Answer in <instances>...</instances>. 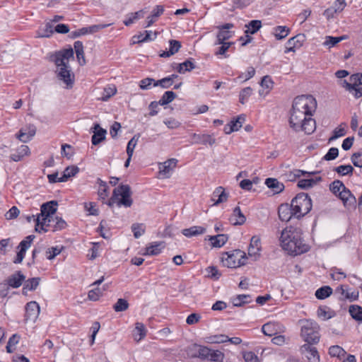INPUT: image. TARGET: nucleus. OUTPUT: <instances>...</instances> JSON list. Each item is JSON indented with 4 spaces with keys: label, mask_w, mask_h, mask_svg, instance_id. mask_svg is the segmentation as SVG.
Returning a JSON list of instances; mask_svg holds the SVG:
<instances>
[{
    "label": "nucleus",
    "mask_w": 362,
    "mask_h": 362,
    "mask_svg": "<svg viewBox=\"0 0 362 362\" xmlns=\"http://www.w3.org/2000/svg\"><path fill=\"white\" fill-rule=\"evenodd\" d=\"M317 107L315 98L311 95L296 97L290 111L289 126L295 132L311 134L316 129L315 120L312 118Z\"/></svg>",
    "instance_id": "nucleus-1"
},
{
    "label": "nucleus",
    "mask_w": 362,
    "mask_h": 362,
    "mask_svg": "<svg viewBox=\"0 0 362 362\" xmlns=\"http://www.w3.org/2000/svg\"><path fill=\"white\" fill-rule=\"evenodd\" d=\"M302 234V230L299 227L290 226L285 228L279 238L282 249L293 256L308 252L310 247L305 243Z\"/></svg>",
    "instance_id": "nucleus-2"
},
{
    "label": "nucleus",
    "mask_w": 362,
    "mask_h": 362,
    "mask_svg": "<svg viewBox=\"0 0 362 362\" xmlns=\"http://www.w3.org/2000/svg\"><path fill=\"white\" fill-rule=\"evenodd\" d=\"M70 59H74V49L71 47L57 52L51 57L57 66L59 80L63 81L67 88H72L74 82V74L69 64Z\"/></svg>",
    "instance_id": "nucleus-3"
},
{
    "label": "nucleus",
    "mask_w": 362,
    "mask_h": 362,
    "mask_svg": "<svg viewBox=\"0 0 362 362\" xmlns=\"http://www.w3.org/2000/svg\"><path fill=\"white\" fill-rule=\"evenodd\" d=\"M132 192L129 185H119L117 187L115 188L112 195L107 201V204L110 207L124 206L125 208L130 207L133 204V200L131 197Z\"/></svg>",
    "instance_id": "nucleus-4"
},
{
    "label": "nucleus",
    "mask_w": 362,
    "mask_h": 362,
    "mask_svg": "<svg viewBox=\"0 0 362 362\" xmlns=\"http://www.w3.org/2000/svg\"><path fill=\"white\" fill-rule=\"evenodd\" d=\"M300 337L305 344H316L320 341V326L312 320L301 321Z\"/></svg>",
    "instance_id": "nucleus-5"
},
{
    "label": "nucleus",
    "mask_w": 362,
    "mask_h": 362,
    "mask_svg": "<svg viewBox=\"0 0 362 362\" xmlns=\"http://www.w3.org/2000/svg\"><path fill=\"white\" fill-rule=\"evenodd\" d=\"M57 202L55 201L46 202L41 206L40 213L38 214L36 216H33V218L36 223V231H47V229H45L44 227L47 222L53 217L52 215H54L57 211Z\"/></svg>",
    "instance_id": "nucleus-6"
},
{
    "label": "nucleus",
    "mask_w": 362,
    "mask_h": 362,
    "mask_svg": "<svg viewBox=\"0 0 362 362\" xmlns=\"http://www.w3.org/2000/svg\"><path fill=\"white\" fill-rule=\"evenodd\" d=\"M295 218H300L306 215L312 209V201L308 194L299 193L291 201Z\"/></svg>",
    "instance_id": "nucleus-7"
},
{
    "label": "nucleus",
    "mask_w": 362,
    "mask_h": 362,
    "mask_svg": "<svg viewBox=\"0 0 362 362\" xmlns=\"http://www.w3.org/2000/svg\"><path fill=\"white\" fill-rule=\"evenodd\" d=\"M246 253L240 250L223 252L221 262L223 266L228 268H237L246 264Z\"/></svg>",
    "instance_id": "nucleus-8"
},
{
    "label": "nucleus",
    "mask_w": 362,
    "mask_h": 362,
    "mask_svg": "<svg viewBox=\"0 0 362 362\" xmlns=\"http://www.w3.org/2000/svg\"><path fill=\"white\" fill-rule=\"evenodd\" d=\"M293 175L299 178L303 177L298 182V186L301 189L312 187L322 180L321 177L317 175L316 173H308L301 170H295Z\"/></svg>",
    "instance_id": "nucleus-9"
},
{
    "label": "nucleus",
    "mask_w": 362,
    "mask_h": 362,
    "mask_svg": "<svg viewBox=\"0 0 362 362\" xmlns=\"http://www.w3.org/2000/svg\"><path fill=\"white\" fill-rule=\"evenodd\" d=\"M233 27L234 25L233 23H225L222 25L218 26V33L216 35V40L214 42V45H217L223 42H227L228 40L230 39L234 35V32L230 30V29Z\"/></svg>",
    "instance_id": "nucleus-10"
},
{
    "label": "nucleus",
    "mask_w": 362,
    "mask_h": 362,
    "mask_svg": "<svg viewBox=\"0 0 362 362\" xmlns=\"http://www.w3.org/2000/svg\"><path fill=\"white\" fill-rule=\"evenodd\" d=\"M35 238L34 235H30L25 237L18 246L19 251L17 252L16 257L13 260L14 264H20L23 260L27 250L30 247L33 240Z\"/></svg>",
    "instance_id": "nucleus-11"
},
{
    "label": "nucleus",
    "mask_w": 362,
    "mask_h": 362,
    "mask_svg": "<svg viewBox=\"0 0 362 362\" xmlns=\"http://www.w3.org/2000/svg\"><path fill=\"white\" fill-rule=\"evenodd\" d=\"M177 163V160L175 158H170L163 163H159L158 170L160 176L162 178H169L176 167Z\"/></svg>",
    "instance_id": "nucleus-12"
},
{
    "label": "nucleus",
    "mask_w": 362,
    "mask_h": 362,
    "mask_svg": "<svg viewBox=\"0 0 362 362\" xmlns=\"http://www.w3.org/2000/svg\"><path fill=\"white\" fill-rule=\"evenodd\" d=\"M336 292L340 294L341 300H347L350 302L356 301L358 299L359 293L356 290L349 288L348 286L341 285L337 287Z\"/></svg>",
    "instance_id": "nucleus-13"
},
{
    "label": "nucleus",
    "mask_w": 362,
    "mask_h": 362,
    "mask_svg": "<svg viewBox=\"0 0 362 362\" xmlns=\"http://www.w3.org/2000/svg\"><path fill=\"white\" fill-rule=\"evenodd\" d=\"M261 251L262 243L260 238L257 235L252 236L248 247V255L252 257L254 260H257L261 256Z\"/></svg>",
    "instance_id": "nucleus-14"
},
{
    "label": "nucleus",
    "mask_w": 362,
    "mask_h": 362,
    "mask_svg": "<svg viewBox=\"0 0 362 362\" xmlns=\"http://www.w3.org/2000/svg\"><path fill=\"white\" fill-rule=\"evenodd\" d=\"M106 27L107 25L105 24L93 25L88 27H83L80 29L74 30L71 33L70 35L72 38H76L82 35L93 34Z\"/></svg>",
    "instance_id": "nucleus-15"
},
{
    "label": "nucleus",
    "mask_w": 362,
    "mask_h": 362,
    "mask_svg": "<svg viewBox=\"0 0 362 362\" xmlns=\"http://www.w3.org/2000/svg\"><path fill=\"white\" fill-rule=\"evenodd\" d=\"M196 349H198L197 352L194 354H188V356L189 358H199L202 360H206L209 358V354L211 349L205 346L194 344L189 348V351H196Z\"/></svg>",
    "instance_id": "nucleus-16"
},
{
    "label": "nucleus",
    "mask_w": 362,
    "mask_h": 362,
    "mask_svg": "<svg viewBox=\"0 0 362 362\" xmlns=\"http://www.w3.org/2000/svg\"><path fill=\"white\" fill-rule=\"evenodd\" d=\"M312 344H303L300 347L302 354L307 358L309 362H320V358L317 349Z\"/></svg>",
    "instance_id": "nucleus-17"
},
{
    "label": "nucleus",
    "mask_w": 362,
    "mask_h": 362,
    "mask_svg": "<svg viewBox=\"0 0 362 362\" xmlns=\"http://www.w3.org/2000/svg\"><path fill=\"white\" fill-rule=\"evenodd\" d=\"M25 320L35 321L40 314V306L35 301H30L25 305Z\"/></svg>",
    "instance_id": "nucleus-18"
},
{
    "label": "nucleus",
    "mask_w": 362,
    "mask_h": 362,
    "mask_svg": "<svg viewBox=\"0 0 362 362\" xmlns=\"http://www.w3.org/2000/svg\"><path fill=\"white\" fill-rule=\"evenodd\" d=\"M305 40L304 35H297L291 38H290L286 42L285 53H288L291 52H294L296 49L300 48Z\"/></svg>",
    "instance_id": "nucleus-19"
},
{
    "label": "nucleus",
    "mask_w": 362,
    "mask_h": 362,
    "mask_svg": "<svg viewBox=\"0 0 362 362\" xmlns=\"http://www.w3.org/2000/svg\"><path fill=\"white\" fill-rule=\"evenodd\" d=\"M339 198L343 202L345 207L353 208L356 203V197L351 194V191L345 187L338 195Z\"/></svg>",
    "instance_id": "nucleus-20"
},
{
    "label": "nucleus",
    "mask_w": 362,
    "mask_h": 362,
    "mask_svg": "<svg viewBox=\"0 0 362 362\" xmlns=\"http://www.w3.org/2000/svg\"><path fill=\"white\" fill-rule=\"evenodd\" d=\"M294 211L291 204H282L279 206V217L282 221H288L292 217H295Z\"/></svg>",
    "instance_id": "nucleus-21"
},
{
    "label": "nucleus",
    "mask_w": 362,
    "mask_h": 362,
    "mask_svg": "<svg viewBox=\"0 0 362 362\" xmlns=\"http://www.w3.org/2000/svg\"><path fill=\"white\" fill-rule=\"evenodd\" d=\"M25 279V276L21 272L17 271L7 278L6 282L13 288H19Z\"/></svg>",
    "instance_id": "nucleus-22"
},
{
    "label": "nucleus",
    "mask_w": 362,
    "mask_h": 362,
    "mask_svg": "<svg viewBox=\"0 0 362 362\" xmlns=\"http://www.w3.org/2000/svg\"><path fill=\"white\" fill-rule=\"evenodd\" d=\"M282 325L279 322H269L264 324L262 327V331L267 336H274L281 332Z\"/></svg>",
    "instance_id": "nucleus-23"
},
{
    "label": "nucleus",
    "mask_w": 362,
    "mask_h": 362,
    "mask_svg": "<svg viewBox=\"0 0 362 362\" xmlns=\"http://www.w3.org/2000/svg\"><path fill=\"white\" fill-rule=\"evenodd\" d=\"M228 194L222 187H218L213 192L211 201L214 202L213 205L217 206L221 203L225 202L228 199Z\"/></svg>",
    "instance_id": "nucleus-24"
},
{
    "label": "nucleus",
    "mask_w": 362,
    "mask_h": 362,
    "mask_svg": "<svg viewBox=\"0 0 362 362\" xmlns=\"http://www.w3.org/2000/svg\"><path fill=\"white\" fill-rule=\"evenodd\" d=\"M93 129L94 131L91 138V142L93 145L96 146L105 139L107 132L105 129L101 128L98 124H95Z\"/></svg>",
    "instance_id": "nucleus-25"
},
{
    "label": "nucleus",
    "mask_w": 362,
    "mask_h": 362,
    "mask_svg": "<svg viewBox=\"0 0 362 362\" xmlns=\"http://www.w3.org/2000/svg\"><path fill=\"white\" fill-rule=\"evenodd\" d=\"M206 228L202 226H193L182 230V234L187 238H192L205 233Z\"/></svg>",
    "instance_id": "nucleus-26"
},
{
    "label": "nucleus",
    "mask_w": 362,
    "mask_h": 362,
    "mask_svg": "<svg viewBox=\"0 0 362 362\" xmlns=\"http://www.w3.org/2000/svg\"><path fill=\"white\" fill-rule=\"evenodd\" d=\"M194 142L203 145L213 146L216 143V139L210 134H194L192 135Z\"/></svg>",
    "instance_id": "nucleus-27"
},
{
    "label": "nucleus",
    "mask_w": 362,
    "mask_h": 362,
    "mask_svg": "<svg viewBox=\"0 0 362 362\" xmlns=\"http://www.w3.org/2000/svg\"><path fill=\"white\" fill-rule=\"evenodd\" d=\"M66 222L59 216L51 218L45 226L53 227V230H61L66 227Z\"/></svg>",
    "instance_id": "nucleus-28"
},
{
    "label": "nucleus",
    "mask_w": 362,
    "mask_h": 362,
    "mask_svg": "<svg viewBox=\"0 0 362 362\" xmlns=\"http://www.w3.org/2000/svg\"><path fill=\"white\" fill-rule=\"evenodd\" d=\"M158 34V33L156 31L153 33L151 30H145L143 33L134 36V38L136 39L134 42L141 43L153 41L157 37Z\"/></svg>",
    "instance_id": "nucleus-29"
},
{
    "label": "nucleus",
    "mask_w": 362,
    "mask_h": 362,
    "mask_svg": "<svg viewBox=\"0 0 362 362\" xmlns=\"http://www.w3.org/2000/svg\"><path fill=\"white\" fill-rule=\"evenodd\" d=\"M265 185L269 189H272L275 194L281 192L284 189V185L278 181L276 178H267Z\"/></svg>",
    "instance_id": "nucleus-30"
},
{
    "label": "nucleus",
    "mask_w": 362,
    "mask_h": 362,
    "mask_svg": "<svg viewBox=\"0 0 362 362\" xmlns=\"http://www.w3.org/2000/svg\"><path fill=\"white\" fill-rule=\"evenodd\" d=\"M30 153V149L26 145H21L17 148L15 153L11 154L10 158L13 161L18 162L23 159V158Z\"/></svg>",
    "instance_id": "nucleus-31"
},
{
    "label": "nucleus",
    "mask_w": 362,
    "mask_h": 362,
    "mask_svg": "<svg viewBox=\"0 0 362 362\" xmlns=\"http://www.w3.org/2000/svg\"><path fill=\"white\" fill-rule=\"evenodd\" d=\"M164 8L163 6H156L151 11V15L147 17L146 28L151 26L157 18L163 13Z\"/></svg>",
    "instance_id": "nucleus-32"
},
{
    "label": "nucleus",
    "mask_w": 362,
    "mask_h": 362,
    "mask_svg": "<svg viewBox=\"0 0 362 362\" xmlns=\"http://www.w3.org/2000/svg\"><path fill=\"white\" fill-rule=\"evenodd\" d=\"M40 279L34 277L23 281V293L26 294L28 291H35L39 286Z\"/></svg>",
    "instance_id": "nucleus-33"
},
{
    "label": "nucleus",
    "mask_w": 362,
    "mask_h": 362,
    "mask_svg": "<svg viewBox=\"0 0 362 362\" xmlns=\"http://www.w3.org/2000/svg\"><path fill=\"white\" fill-rule=\"evenodd\" d=\"M35 134V127L33 126L28 128V132L23 129H21L17 137L21 141L26 143L28 141H30L34 136Z\"/></svg>",
    "instance_id": "nucleus-34"
},
{
    "label": "nucleus",
    "mask_w": 362,
    "mask_h": 362,
    "mask_svg": "<svg viewBox=\"0 0 362 362\" xmlns=\"http://www.w3.org/2000/svg\"><path fill=\"white\" fill-rule=\"evenodd\" d=\"M228 235L226 234H218L217 235L210 236L209 240L212 247H221L228 241Z\"/></svg>",
    "instance_id": "nucleus-35"
},
{
    "label": "nucleus",
    "mask_w": 362,
    "mask_h": 362,
    "mask_svg": "<svg viewBox=\"0 0 362 362\" xmlns=\"http://www.w3.org/2000/svg\"><path fill=\"white\" fill-rule=\"evenodd\" d=\"M163 248L164 245L162 242H154L146 248L144 254L146 255H157L161 253Z\"/></svg>",
    "instance_id": "nucleus-36"
},
{
    "label": "nucleus",
    "mask_w": 362,
    "mask_h": 362,
    "mask_svg": "<svg viewBox=\"0 0 362 362\" xmlns=\"http://www.w3.org/2000/svg\"><path fill=\"white\" fill-rule=\"evenodd\" d=\"M230 221L233 223L234 225H242L245 222V216L241 212L239 206H236L233 209Z\"/></svg>",
    "instance_id": "nucleus-37"
},
{
    "label": "nucleus",
    "mask_w": 362,
    "mask_h": 362,
    "mask_svg": "<svg viewBox=\"0 0 362 362\" xmlns=\"http://www.w3.org/2000/svg\"><path fill=\"white\" fill-rule=\"evenodd\" d=\"M343 86L356 98H358L362 96V88L358 85L351 84L344 80L343 81Z\"/></svg>",
    "instance_id": "nucleus-38"
},
{
    "label": "nucleus",
    "mask_w": 362,
    "mask_h": 362,
    "mask_svg": "<svg viewBox=\"0 0 362 362\" xmlns=\"http://www.w3.org/2000/svg\"><path fill=\"white\" fill-rule=\"evenodd\" d=\"M146 329L143 323L136 322L135 324V329L134 331V339L137 341H141L146 337Z\"/></svg>",
    "instance_id": "nucleus-39"
},
{
    "label": "nucleus",
    "mask_w": 362,
    "mask_h": 362,
    "mask_svg": "<svg viewBox=\"0 0 362 362\" xmlns=\"http://www.w3.org/2000/svg\"><path fill=\"white\" fill-rule=\"evenodd\" d=\"M251 301V296L246 294H240L231 298L233 305L235 307H240Z\"/></svg>",
    "instance_id": "nucleus-40"
},
{
    "label": "nucleus",
    "mask_w": 362,
    "mask_h": 362,
    "mask_svg": "<svg viewBox=\"0 0 362 362\" xmlns=\"http://www.w3.org/2000/svg\"><path fill=\"white\" fill-rule=\"evenodd\" d=\"M245 121V117L240 115L237 118L233 119L229 123V130L227 131V134H230L233 132L238 131L242 127L243 123Z\"/></svg>",
    "instance_id": "nucleus-41"
},
{
    "label": "nucleus",
    "mask_w": 362,
    "mask_h": 362,
    "mask_svg": "<svg viewBox=\"0 0 362 362\" xmlns=\"http://www.w3.org/2000/svg\"><path fill=\"white\" fill-rule=\"evenodd\" d=\"M234 44L233 42H223L222 43L218 44L217 45H220L218 47L214 54L216 56H223L224 58H226L228 57V55L226 54L227 51L229 49V48Z\"/></svg>",
    "instance_id": "nucleus-42"
},
{
    "label": "nucleus",
    "mask_w": 362,
    "mask_h": 362,
    "mask_svg": "<svg viewBox=\"0 0 362 362\" xmlns=\"http://www.w3.org/2000/svg\"><path fill=\"white\" fill-rule=\"evenodd\" d=\"M79 171V168L75 165L68 166L63 171L61 176V180L66 182L69 178L75 176Z\"/></svg>",
    "instance_id": "nucleus-43"
},
{
    "label": "nucleus",
    "mask_w": 362,
    "mask_h": 362,
    "mask_svg": "<svg viewBox=\"0 0 362 362\" xmlns=\"http://www.w3.org/2000/svg\"><path fill=\"white\" fill-rule=\"evenodd\" d=\"M329 354L332 357H337L339 360H341L344 357L346 356V352L342 347L338 345H334L329 347Z\"/></svg>",
    "instance_id": "nucleus-44"
},
{
    "label": "nucleus",
    "mask_w": 362,
    "mask_h": 362,
    "mask_svg": "<svg viewBox=\"0 0 362 362\" xmlns=\"http://www.w3.org/2000/svg\"><path fill=\"white\" fill-rule=\"evenodd\" d=\"M54 31V28L51 22L47 23L43 28H40L38 30V37H49Z\"/></svg>",
    "instance_id": "nucleus-45"
},
{
    "label": "nucleus",
    "mask_w": 362,
    "mask_h": 362,
    "mask_svg": "<svg viewBox=\"0 0 362 362\" xmlns=\"http://www.w3.org/2000/svg\"><path fill=\"white\" fill-rule=\"evenodd\" d=\"M349 312L354 320L362 322V307L358 305H351L349 306Z\"/></svg>",
    "instance_id": "nucleus-46"
},
{
    "label": "nucleus",
    "mask_w": 362,
    "mask_h": 362,
    "mask_svg": "<svg viewBox=\"0 0 362 362\" xmlns=\"http://www.w3.org/2000/svg\"><path fill=\"white\" fill-rule=\"evenodd\" d=\"M96 182L99 185L98 192L99 197L101 199H105L108 196V186L107 185V182L102 180L100 178H98Z\"/></svg>",
    "instance_id": "nucleus-47"
},
{
    "label": "nucleus",
    "mask_w": 362,
    "mask_h": 362,
    "mask_svg": "<svg viewBox=\"0 0 362 362\" xmlns=\"http://www.w3.org/2000/svg\"><path fill=\"white\" fill-rule=\"evenodd\" d=\"M20 339L21 337L18 334H13L11 335L6 346V349L8 353L11 354L15 351V346L18 344Z\"/></svg>",
    "instance_id": "nucleus-48"
},
{
    "label": "nucleus",
    "mask_w": 362,
    "mask_h": 362,
    "mask_svg": "<svg viewBox=\"0 0 362 362\" xmlns=\"http://www.w3.org/2000/svg\"><path fill=\"white\" fill-rule=\"evenodd\" d=\"M176 98V94L171 90L165 91L158 102L160 105H166Z\"/></svg>",
    "instance_id": "nucleus-49"
},
{
    "label": "nucleus",
    "mask_w": 362,
    "mask_h": 362,
    "mask_svg": "<svg viewBox=\"0 0 362 362\" xmlns=\"http://www.w3.org/2000/svg\"><path fill=\"white\" fill-rule=\"evenodd\" d=\"M332 293V289L328 286H322L315 291V296L317 299L323 300Z\"/></svg>",
    "instance_id": "nucleus-50"
},
{
    "label": "nucleus",
    "mask_w": 362,
    "mask_h": 362,
    "mask_svg": "<svg viewBox=\"0 0 362 362\" xmlns=\"http://www.w3.org/2000/svg\"><path fill=\"white\" fill-rule=\"evenodd\" d=\"M274 35L277 40L285 38L289 33V28L286 26L279 25L274 28Z\"/></svg>",
    "instance_id": "nucleus-51"
},
{
    "label": "nucleus",
    "mask_w": 362,
    "mask_h": 362,
    "mask_svg": "<svg viewBox=\"0 0 362 362\" xmlns=\"http://www.w3.org/2000/svg\"><path fill=\"white\" fill-rule=\"evenodd\" d=\"M354 170L351 165H341L334 169V171L341 176L352 175Z\"/></svg>",
    "instance_id": "nucleus-52"
},
{
    "label": "nucleus",
    "mask_w": 362,
    "mask_h": 362,
    "mask_svg": "<svg viewBox=\"0 0 362 362\" xmlns=\"http://www.w3.org/2000/svg\"><path fill=\"white\" fill-rule=\"evenodd\" d=\"M255 74V69L250 66L247 68L245 73H240L239 76L235 79V81H246L250 78H252Z\"/></svg>",
    "instance_id": "nucleus-53"
},
{
    "label": "nucleus",
    "mask_w": 362,
    "mask_h": 362,
    "mask_svg": "<svg viewBox=\"0 0 362 362\" xmlns=\"http://www.w3.org/2000/svg\"><path fill=\"white\" fill-rule=\"evenodd\" d=\"M329 189L333 194H334L336 196L338 197L339 193L344 189H345V185H344V183L341 181L337 180L331 183Z\"/></svg>",
    "instance_id": "nucleus-54"
},
{
    "label": "nucleus",
    "mask_w": 362,
    "mask_h": 362,
    "mask_svg": "<svg viewBox=\"0 0 362 362\" xmlns=\"http://www.w3.org/2000/svg\"><path fill=\"white\" fill-rule=\"evenodd\" d=\"M228 337L225 334L214 335L207 337L206 342L211 344H221L227 342Z\"/></svg>",
    "instance_id": "nucleus-55"
},
{
    "label": "nucleus",
    "mask_w": 362,
    "mask_h": 362,
    "mask_svg": "<svg viewBox=\"0 0 362 362\" xmlns=\"http://www.w3.org/2000/svg\"><path fill=\"white\" fill-rule=\"evenodd\" d=\"M252 94V89L250 87L243 88L239 94V102L241 104H245L247 102L249 98Z\"/></svg>",
    "instance_id": "nucleus-56"
},
{
    "label": "nucleus",
    "mask_w": 362,
    "mask_h": 362,
    "mask_svg": "<svg viewBox=\"0 0 362 362\" xmlns=\"http://www.w3.org/2000/svg\"><path fill=\"white\" fill-rule=\"evenodd\" d=\"M247 27L248 28V30L246 31L247 33L255 34L261 28L262 22L258 20H252L248 23Z\"/></svg>",
    "instance_id": "nucleus-57"
},
{
    "label": "nucleus",
    "mask_w": 362,
    "mask_h": 362,
    "mask_svg": "<svg viewBox=\"0 0 362 362\" xmlns=\"http://www.w3.org/2000/svg\"><path fill=\"white\" fill-rule=\"evenodd\" d=\"M132 230L135 238H140L145 232V226L143 223H134Z\"/></svg>",
    "instance_id": "nucleus-58"
},
{
    "label": "nucleus",
    "mask_w": 362,
    "mask_h": 362,
    "mask_svg": "<svg viewBox=\"0 0 362 362\" xmlns=\"http://www.w3.org/2000/svg\"><path fill=\"white\" fill-rule=\"evenodd\" d=\"M330 272V275L334 280L340 281L346 277V274L341 269L337 267L332 268Z\"/></svg>",
    "instance_id": "nucleus-59"
},
{
    "label": "nucleus",
    "mask_w": 362,
    "mask_h": 362,
    "mask_svg": "<svg viewBox=\"0 0 362 362\" xmlns=\"http://www.w3.org/2000/svg\"><path fill=\"white\" fill-rule=\"evenodd\" d=\"M129 303L127 300L119 298L117 303L114 305L113 308L116 312H122L127 310Z\"/></svg>",
    "instance_id": "nucleus-60"
},
{
    "label": "nucleus",
    "mask_w": 362,
    "mask_h": 362,
    "mask_svg": "<svg viewBox=\"0 0 362 362\" xmlns=\"http://www.w3.org/2000/svg\"><path fill=\"white\" fill-rule=\"evenodd\" d=\"M224 358V354L218 350L212 351L211 350L209 354V359L213 362H223Z\"/></svg>",
    "instance_id": "nucleus-61"
},
{
    "label": "nucleus",
    "mask_w": 362,
    "mask_h": 362,
    "mask_svg": "<svg viewBox=\"0 0 362 362\" xmlns=\"http://www.w3.org/2000/svg\"><path fill=\"white\" fill-rule=\"evenodd\" d=\"M173 83L170 78L165 77L160 80H158L153 83V86H160L163 88H169L173 86Z\"/></svg>",
    "instance_id": "nucleus-62"
},
{
    "label": "nucleus",
    "mask_w": 362,
    "mask_h": 362,
    "mask_svg": "<svg viewBox=\"0 0 362 362\" xmlns=\"http://www.w3.org/2000/svg\"><path fill=\"white\" fill-rule=\"evenodd\" d=\"M62 247H52L48 248L46 251L47 259L51 260L53 259L56 256L59 255L62 252Z\"/></svg>",
    "instance_id": "nucleus-63"
},
{
    "label": "nucleus",
    "mask_w": 362,
    "mask_h": 362,
    "mask_svg": "<svg viewBox=\"0 0 362 362\" xmlns=\"http://www.w3.org/2000/svg\"><path fill=\"white\" fill-rule=\"evenodd\" d=\"M353 165L358 168H362V153L356 152L351 157Z\"/></svg>",
    "instance_id": "nucleus-64"
}]
</instances>
